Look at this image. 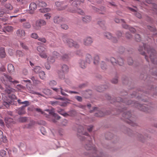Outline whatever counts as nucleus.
I'll return each mask as SVG.
<instances>
[{
    "label": "nucleus",
    "mask_w": 157,
    "mask_h": 157,
    "mask_svg": "<svg viewBox=\"0 0 157 157\" xmlns=\"http://www.w3.org/2000/svg\"><path fill=\"white\" fill-rule=\"evenodd\" d=\"M45 111L48 112L50 114L46 116L49 121L54 123H56L57 122V120L60 118V117L55 113L54 108H52L51 109H46Z\"/></svg>",
    "instance_id": "nucleus-1"
},
{
    "label": "nucleus",
    "mask_w": 157,
    "mask_h": 157,
    "mask_svg": "<svg viewBox=\"0 0 157 157\" xmlns=\"http://www.w3.org/2000/svg\"><path fill=\"white\" fill-rule=\"evenodd\" d=\"M63 41L70 47H75L76 48L79 47V45L72 40L68 38L66 35L62 37Z\"/></svg>",
    "instance_id": "nucleus-2"
},
{
    "label": "nucleus",
    "mask_w": 157,
    "mask_h": 157,
    "mask_svg": "<svg viewBox=\"0 0 157 157\" xmlns=\"http://www.w3.org/2000/svg\"><path fill=\"white\" fill-rule=\"evenodd\" d=\"M37 50L39 52L40 56L42 58L46 59L48 58V55L47 53V49L42 46H39L37 48Z\"/></svg>",
    "instance_id": "nucleus-3"
},
{
    "label": "nucleus",
    "mask_w": 157,
    "mask_h": 157,
    "mask_svg": "<svg viewBox=\"0 0 157 157\" xmlns=\"http://www.w3.org/2000/svg\"><path fill=\"white\" fill-rule=\"evenodd\" d=\"M46 24V22L42 19H39L37 20L35 24L33 25V28L36 30H39L42 26L45 25Z\"/></svg>",
    "instance_id": "nucleus-4"
},
{
    "label": "nucleus",
    "mask_w": 157,
    "mask_h": 157,
    "mask_svg": "<svg viewBox=\"0 0 157 157\" xmlns=\"http://www.w3.org/2000/svg\"><path fill=\"white\" fill-rule=\"evenodd\" d=\"M104 36L106 38L112 40L113 42H116L118 41L117 39L113 37L112 34L110 33L105 32L103 33Z\"/></svg>",
    "instance_id": "nucleus-5"
},
{
    "label": "nucleus",
    "mask_w": 157,
    "mask_h": 157,
    "mask_svg": "<svg viewBox=\"0 0 157 157\" xmlns=\"http://www.w3.org/2000/svg\"><path fill=\"white\" fill-rule=\"evenodd\" d=\"M155 51L153 49L149 48L147 50V55L149 56L152 61L156 58Z\"/></svg>",
    "instance_id": "nucleus-6"
},
{
    "label": "nucleus",
    "mask_w": 157,
    "mask_h": 157,
    "mask_svg": "<svg viewBox=\"0 0 157 157\" xmlns=\"http://www.w3.org/2000/svg\"><path fill=\"white\" fill-rule=\"evenodd\" d=\"M5 121L6 124V125L8 128H10L12 125L15 123V122L13 119L10 118L6 117L5 118Z\"/></svg>",
    "instance_id": "nucleus-7"
},
{
    "label": "nucleus",
    "mask_w": 157,
    "mask_h": 157,
    "mask_svg": "<svg viewBox=\"0 0 157 157\" xmlns=\"http://www.w3.org/2000/svg\"><path fill=\"white\" fill-rule=\"evenodd\" d=\"M26 20L25 19H20V21L22 24L23 27L25 29H29L31 28V25L30 23L26 21Z\"/></svg>",
    "instance_id": "nucleus-8"
},
{
    "label": "nucleus",
    "mask_w": 157,
    "mask_h": 157,
    "mask_svg": "<svg viewBox=\"0 0 157 157\" xmlns=\"http://www.w3.org/2000/svg\"><path fill=\"white\" fill-rule=\"evenodd\" d=\"M93 42V40L91 37H87L85 38L83 40V43L84 45L86 46H90L91 45Z\"/></svg>",
    "instance_id": "nucleus-9"
},
{
    "label": "nucleus",
    "mask_w": 157,
    "mask_h": 157,
    "mask_svg": "<svg viewBox=\"0 0 157 157\" xmlns=\"http://www.w3.org/2000/svg\"><path fill=\"white\" fill-rule=\"evenodd\" d=\"M37 8V5L34 2H32L29 5V13L33 14Z\"/></svg>",
    "instance_id": "nucleus-10"
},
{
    "label": "nucleus",
    "mask_w": 157,
    "mask_h": 157,
    "mask_svg": "<svg viewBox=\"0 0 157 157\" xmlns=\"http://www.w3.org/2000/svg\"><path fill=\"white\" fill-rule=\"evenodd\" d=\"M87 64L85 59H80L78 62L79 67L82 69L86 68Z\"/></svg>",
    "instance_id": "nucleus-11"
},
{
    "label": "nucleus",
    "mask_w": 157,
    "mask_h": 157,
    "mask_svg": "<svg viewBox=\"0 0 157 157\" xmlns=\"http://www.w3.org/2000/svg\"><path fill=\"white\" fill-rule=\"evenodd\" d=\"M16 34L18 37L21 38L24 37L25 35V31L22 29L17 30L16 32Z\"/></svg>",
    "instance_id": "nucleus-12"
},
{
    "label": "nucleus",
    "mask_w": 157,
    "mask_h": 157,
    "mask_svg": "<svg viewBox=\"0 0 157 157\" xmlns=\"http://www.w3.org/2000/svg\"><path fill=\"white\" fill-rule=\"evenodd\" d=\"M64 20V19L61 17L56 16L54 17L53 21L55 23L59 24Z\"/></svg>",
    "instance_id": "nucleus-13"
},
{
    "label": "nucleus",
    "mask_w": 157,
    "mask_h": 157,
    "mask_svg": "<svg viewBox=\"0 0 157 157\" xmlns=\"http://www.w3.org/2000/svg\"><path fill=\"white\" fill-rule=\"evenodd\" d=\"M12 102V100H10L7 98V97H6L3 99V105L8 108L9 107L10 104Z\"/></svg>",
    "instance_id": "nucleus-14"
},
{
    "label": "nucleus",
    "mask_w": 157,
    "mask_h": 157,
    "mask_svg": "<svg viewBox=\"0 0 157 157\" xmlns=\"http://www.w3.org/2000/svg\"><path fill=\"white\" fill-rule=\"evenodd\" d=\"M4 77H3V79H4L5 78H7L10 82H12L13 84H17L19 83V81L13 79L10 76L5 74H4ZM3 80H4V79H3Z\"/></svg>",
    "instance_id": "nucleus-15"
},
{
    "label": "nucleus",
    "mask_w": 157,
    "mask_h": 157,
    "mask_svg": "<svg viewBox=\"0 0 157 157\" xmlns=\"http://www.w3.org/2000/svg\"><path fill=\"white\" fill-rule=\"evenodd\" d=\"M91 17L89 15L85 16L82 17V21L85 23H88L91 21Z\"/></svg>",
    "instance_id": "nucleus-16"
},
{
    "label": "nucleus",
    "mask_w": 157,
    "mask_h": 157,
    "mask_svg": "<svg viewBox=\"0 0 157 157\" xmlns=\"http://www.w3.org/2000/svg\"><path fill=\"white\" fill-rule=\"evenodd\" d=\"M135 106L136 107H137L140 110H142L144 111H147V108L144 105H142L141 104H138L137 103H135Z\"/></svg>",
    "instance_id": "nucleus-17"
},
{
    "label": "nucleus",
    "mask_w": 157,
    "mask_h": 157,
    "mask_svg": "<svg viewBox=\"0 0 157 157\" xmlns=\"http://www.w3.org/2000/svg\"><path fill=\"white\" fill-rule=\"evenodd\" d=\"M93 59V57L90 55L89 54H87L85 60L87 63L90 64V63Z\"/></svg>",
    "instance_id": "nucleus-18"
},
{
    "label": "nucleus",
    "mask_w": 157,
    "mask_h": 157,
    "mask_svg": "<svg viewBox=\"0 0 157 157\" xmlns=\"http://www.w3.org/2000/svg\"><path fill=\"white\" fill-rule=\"evenodd\" d=\"M15 91V89L11 88L9 86H8L6 87L5 90V92L8 94H10L12 92H14Z\"/></svg>",
    "instance_id": "nucleus-19"
},
{
    "label": "nucleus",
    "mask_w": 157,
    "mask_h": 157,
    "mask_svg": "<svg viewBox=\"0 0 157 157\" xmlns=\"http://www.w3.org/2000/svg\"><path fill=\"white\" fill-rule=\"evenodd\" d=\"M31 79L32 80L33 83L35 85H37L40 83V81L36 78L34 76L32 77Z\"/></svg>",
    "instance_id": "nucleus-20"
},
{
    "label": "nucleus",
    "mask_w": 157,
    "mask_h": 157,
    "mask_svg": "<svg viewBox=\"0 0 157 157\" xmlns=\"http://www.w3.org/2000/svg\"><path fill=\"white\" fill-rule=\"evenodd\" d=\"M8 70L10 73H11L13 72L14 71L13 66L11 64H9L8 66Z\"/></svg>",
    "instance_id": "nucleus-21"
},
{
    "label": "nucleus",
    "mask_w": 157,
    "mask_h": 157,
    "mask_svg": "<svg viewBox=\"0 0 157 157\" xmlns=\"http://www.w3.org/2000/svg\"><path fill=\"white\" fill-rule=\"evenodd\" d=\"M25 106H22L18 109V113L19 114L21 115L25 113Z\"/></svg>",
    "instance_id": "nucleus-22"
},
{
    "label": "nucleus",
    "mask_w": 157,
    "mask_h": 157,
    "mask_svg": "<svg viewBox=\"0 0 157 157\" xmlns=\"http://www.w3.org/2000/svg\"><path fill=\"white\" fill-rule=\"evenodd\" d=\"M57 112L64 116H66L68 115V114L65 112L63 109H59L57 111Z\"/></svg>",
    "instance_id": "nucleus-23"
},
{
    "label": "nucleus",
    "mask_w": 157,
    "mask_h": 157,
    "mask_svg": "<svg viewBox=\"0 0 157 157\" xmlns=\"http://www.w3.org/2000/svg\"><path fill=\"white\" fill-rule=\"evenodd\" d=\"M124 64V60L121 57H118L117 59V64L120 66H122Z\"/></svg>",
    "instance_id": "nucleus-24"
},
{
    "label": "nucleus",
    "mask_w": 157,
    "mask_h": 157,
    "mask_svg": "<svg viewBox=\"0 0 157 157\" xmlns=\"http://www.w3.org/2000/svg\"><path fill=\"white\" fill-rule=\"evenodd\" d=\"M61 70L63 72H66L68 71L69 68L66 64L63 65L61 67Z\"/></svg>",
    "instance_id": "nucleus-25"
},
{
    "label": "nucleus",
    "mask_w": 157,
    "mask_h": 157,
    "mask_svg": "<svg viewBox=\"0 0 157 157\" xmlns=\"http://www.w3.org/2000/svg\"><path fill=\"white\" fill-rule=\"evenodd\" d=\"M70 57L68 54H65L61 56V59L63 60L66 61L70 59Z\"/></svg>",
    "instance_id": "nucleus-26"
},
{
    "label": "nucleus",
    "mask_w": 157,
    "mask_h": 157,
    "mask_svg": "<svg viewBox=\"0 0 157 157\" xmlns=\"http://www.w3.org/2000/svg\"><path fill=\"white\" fill-rule=\"evenodd\" d=\"M6 56L4 48H0V57L2 58H4Z\"/></svg>",
    "instance_id": "nucleus-27"
},
{
    "label": "nucleus",
    "mask_w": 157,
    "mask_h": 157,
    "mask_svg": "<svg viewBox=\"0 0 157 157\" xmlns=\"http://www.w3.org/2000/svg\"><path fill=\"white\" fill-rule=\"evenodd\" d=\"M34 71L36 73L39 74L42 71V70L40 67L36 66L34 68Z\"/></svg>",
    "instance_id": "nucleus-28"
},
{
    "label": "nucleus",
    "mask_w": 157,
    "mask_h": 157,
    "mask_svg": "<svg viewBox=\"0 0 157 157\" xmlns=\"http://www.w3.org/2000/svg\"><path fill=\"white\" fill-rule=\"evenodd\" d=\"M0 156L2 157H7V154L6 151L2 150L0 151Z\"/></svg>",
    "instance_id": "nucleus-29"
},
{
    "label": "nucleus",
    "mask_w": 157,
    "mask_h": 157,
    "mask_svg": "<svg viewBox=\"0 0 157 157\" xmlns=\"http://www.w3.org/2000/svg\"><path fill=\"white\" fill-rule=\"evenodd\" d=\"M39 75L40 78L42 80H44L45 79L46 76L45 74L44 71H42L39 74Z\"/></svg>",
    "instance_id": "nucleus-30"
},
{
    "label": "nucleus",
    "mask_w": 157,
    "mask_h": 157,
    "mask_svg": "<svg viewBox=\"0 0 157 157\" xmlns=\"http://www.w3.org/2000/svg\"><path fill=\"white\" fill-rule=\"evenodd\" d=\"M94 60V63L95 65H98L99 63V58L98 56H95L93 57Z\"/></svg>",
    "instance_id": "nucleus-31"
},
{
    "label": "nucleus",
    "mask_w": 157,
    "mask_h": 157,
    "mask_svg": "<svg viewBox=\"0 0 157 157\" xmlns=\"http://www.w3.org/2000/svg\"><path fill=\"white\" fill-rule=\"evenodd\" d=\"M110 61L112 64L114 66L117 65V60L113 57H111L110 59Z\"/></svg>",
    "instance_id": "nucleus-32"
},
{
    "label": "nucleus",
    "mask_w": 157,
    "mask_h": 157,
    "mask_svg": "<svg viewBox=\"0 0 157 157\" xmlns=\"http://www.w3.org/2000/svg\"><path fill=\"white\" fill-rule=\"evenodd\" d=\"M38 6L40 7H45L47 6L46 3L42 1H39L38 3Z\"/></svg>",
    "instance_id": "nucleus-33"
},
{
    "label": "nucleus",
    "mask_w": 157,
    "mask_h": 157,
    "mask_svg": "<svg viewBox=\"0 0 157 157\" xmlns=\"http://www.w3.org/2000/svg\"><path fill=\"white\" fill-rule=\"evenodd\" d=\"M5 30L8 32H11L13 31V27L11 26H6L4 27Z\"/></svg>",
    "instance_id": "nucleus-34"
},
{
    "label": "nucleus",
    "mask_w": 157,
    "mask_h": 157,
    "mask_svg": "<svg viewBox=\"0 0 157 157\" xmlns=\"http://www.w3.org/2000/svg\"><path fill=\"white\" fill-rule=\"evenodd\" d=\"M39 10L41 13H45L49 12L50 10V9L49 8H43L40 9Z\"/></svg>",
    "instance_id": "nucleus-35"
},
{
    "label": "nucleus",
    "mask_w": 157,
    "mask_h": 157,
    "mask_svg": "<svg viewBox=\"0 0 157 157\" xmlns=\"http://www.w3.org/2000/svg\"><path fill=\"white\" fill-rule=\"evenodd\" d=\"M101 67L103 70H106L107 68L106 63L104 61H102L101 63Z\"/></svg>",
    "instance_id": "nucleus-36"
},
{
    "label": "nucleus",
    "mask_w": 157,
    "mask_h": 157,
    "mask_svg": "<svg viewBox=\"0 0 157 157\" xmlns=\"http://www.w3.org/2000/svg\"><path fill=\"white\" fill-rule=\"evenodd\" d=\"M47 61L49 63H53L55 62V59L51 56H50L47 58Z\"/></svg>",
    "instance_id": "nucleus-37"
},
{
    "label": "nucleus",
    "mask_w": 157,
    "mask_h": 157,
    "mask_svg": "<svg viewBox=\"0 0 157 157\" xmlns=\"http://www.w3.org/2000/svg\"><path fill=\"white\" fill-rule=\"evenodd\" d=\"M59 89L60 90L61 94L62 95L66 96H68V95L65 93L66 92L65 90H64L61 87H60Z\"/></svg>",
    "instance_id": "nucleus-38"
},
{
    "label": "nucleus",
    "mask_w": 157,
    "mask_h": 157,
    "mask_svg": "<svg viewBox=\"0 0 157 157\" xmlns=\"http://www.w3.org/2000/svg\"><path fill=\"white\" fill-rule=\"evenodd\" d=\"M137 137L138 140L141 141H142L145 138L143 135L139 133L137 135Z\"/></svg>",
    "instance_id": "nucleus-39"
},
{
    "label": "nucleus",
    "mask_w": 157,
    "mask_h": 157,
    "mask_svg": "<svg viewBox=\"0 0 157 157\" xmlns=\"http://www.w3.org/2000/svg\"><path fill=\"white\" fill-rule=\"evenodd\" d=\"M16 55L19 57H21L24 56V54L21 51L17 50L16 51Z\"/></svg>",
    "instance_id": "nucleus-40"
},
{
    "label": "nucleus",
    "mask_w": 157,
    "mask_h": 157,
    "mask_svg": "<svg viewBox=\"0 0 157 157\" xmlns=\"http://www.w3.org/2000/svg\"><path fill=\"white\" fill-rule=\"evenodd\" d=\"M27 120V118L26 117H21L18 119V121L20 122H24Z\"/></svg>",
    "instance_id": "nucleus-41"
},
{
    "label": "nucleus",
    "mask_w": 157,
    "mask_h": 157,
    "mask_svg": "<svg viewBox=\"0 0 157 157\" xmlns=\"http://www.w3.org/2000/svg\"><path fill=\"white\" fill-rule=\"evenodd\" d=\"M64 73L63 72H61V71H59L58 72V74L59 75V78L61 79H63L64 78Z\"/></svg>",
    "instance_id": "nucleus-42"
},
{
    "label": "nucleus",
    "mask_w": 157,
    "mask_h": 157,
    "mask_svg": "<svg viewBox=\"0 0 157 157\" xmlns=\"http://www.w3.org/2000/svg\"><path fill=\"white\" fill-rule=\"evenodd\" d=\"M35 110L38 112V113H40L41 114L45 115V114L44 113V112L40 108H35Z\"/></svg>",
    "instance_id": "nucleus-43"
},
{
    "label": "nucleus",
    "mask_w": 157,
    "mask_h": 157,
    "mask_svg": "<svg viewBox=\"0 0 157 157\" xmlns=\"http://www.w3.org/2000/svg\"><path fill=\"white\" fill-rule=\"evenodd\" d=\"M31 36L32 38L35 39H37L38 38L37 34L35 33H32L31 35Z\"/></svg>",
    "instance_id": "nucleus-44"
},
{
    "label": "nucleus",
    "mask_w": 157,
    "mask_h": 157,
    "mask_svg": "<svg viewBox=\"0 0 157 157\" xmlns=\"http://www.w3.org/2000/svg\"><path fill=\"white\" fill-rule=\"evenodd\" d=\"M44 16L45 17L46 19L47 20L50 19L51 17V15L50 14L48 13L45 14L44 15Z\"/></svg>",
    "instance_id": "nucleus-45"
},
{
    "label": "nucleus",
    "mask_w": 157,
    "mask_h": 157,
    "mask_svg": "<svg viewBox=\"0 0 157 157\" xmlns=\"http://www.w3.org/2000/svg\"><path fill=\"white\" fill-rule=\"evenodd\" d=\"M49 103L52 106H55L57 105L59 103V102L57 101H50Z\"/></svg>",
    "instance_id": "nucleus-46"
},
{
    "label": "nucleus",
    "mask_w": 157,
    "mask_h": 157,
    "mask_svg": "<svg viewBox=\"0 0 157 157\" xmlns=\"http://www.w3.org/2000/svg\"><path fill=\"white\" fill-rule=\"evenodd\" d=\"M78 133L79 134L87 136L89 135L88 133L85 131H84L83 129V131L81 132L80 131H78Z\"/></svg>",
    "instance_id": "nucleus-47"
},
{
    "label": "nucleus",
    "mask_w": 157,
    "mask_h": 157,
    "mask_svg": "<svg viewBox=\"0 0 157 157\" xmlns=\"http://www.w3.org/2000/svg\"><path fill=\"white\" fill-rule=\"evenodd\" d=\"M85 147V148L87 150H91L92 147H91V144H86Z\"/></svg>",
    "instance_id": "nucleus-48"
},
{
    "label": "nucleus",
    "mask_w": 157,
    "mask_h": 157,
    "mask_svg": "<svg viewBox=\"0 0 157 157\" xmlns=\"http://www.w3.org/2000/svg\"><path fill=\"white\" fill-rule=\"evenodd\" d=\"M115 21L117 23H118L121 22H122V23H124V22H125L124 20H123V19L120 20L117 18H116L115 19Z\"/></svg>",
    "instance_id": "nucleus-49"
},
{
    "label": "nucleus",
    "mask_w": 157,
    "mask_h": 157,
    "mask_svg": "<svg viewBox=\"0 0 157 157\" xmlns=\"http://www.w3.org/2000/svg\"><path fill=\"white\" fill-rule=\"evenodd\" d=\"M116 35L118 38L122 36V33L120 31H117L116 32Z\"/></svg>",
    "instance_id": "nucleus-50"
},
{
    "label": "nucleus",
    "mask_w": 157,
    "mask_h": 157,
    "mask_svg": "<svg viewBox=\"0 0 157 157\" xmlns=\"http://www.w3.org/2000/svg\"><path fill=\"white\" fill-rule=\"evenodd\" d=\"M16 88L19 90H21L24 89L25 87L20 84H18L16 86Z\"/></svg>",
    "instance_id": "nucleus-51"
},
{
    "label": "nucleus",
    "mask_w": 157,
    "mask_h": 157,
    "mask_svg": "<svg viewBox=\"0 0 157 157\" xmlns=\"http://www.w3.org/2000/svg\"><path fill=\"white\" fill-rule=\"evenodd\" d=\"M67 7V5L61 6L60 7H59L58 9L59 10H63L66 9Z\"/></svg>",
    "instance_id": "nucleus-52"
},
{
    "label": "nucleus",
    "mask_w": 157,
    "mask_h": 157,
    "mask_svg": "<svg viewBox=\"0 0 157 157\" xmlns=\"http://www.w3.org/2000/svg\"><path fill=\"white\" fill-rule=\"evenodd\" d=\"M61 27L62 29H68V26L66 24H63L61 25Z\"/></svg>",
    "instance_id": "nucleus-53"
},
{
    "label": "nucleus",
    "mask_w": 157,
    "mask_h": 157,
    "mask_svg": "<svg viewBox=\"0 0 157 157\" xmlns=\"http://www.w3.org/2000/svg\"><path fill=\"white\" fill-rule=\"evenodd\" d=\"M103 113L101 111L99 112L98 114H95V116L98 117H101L103 116Z\"/></svg>",
    "instance_id": "nucleus-54"
},
{
    "label": "nucleus",
    "mask_w": 157,
    "mask_h": 157,
    "mask_svg": "<svg viewBox=\"0 0 157 157\" xmlns=\"http://www.w3.org/2000/svg\"><path fill=\"white\" fill-rule=\"evenodd\" d=\"M6 8L9 10H11L12 9V6L9 4H7L6 5Z\"/></svg>",
    "instance_id": "nucleus-55"
},
{
    "label": "nucleus",
    "mask_w": 157,
    "mask_h": 157,
    "mask_svg": "<svg viewBox=\"0 0 157 157\" xmlns=\"http://www.w3.org/2000/svg\"><path fill=\"white\" fill-rule=\"evenodd\" d=\"M93 9L94 10V11H95V12H98L99 13H101V14L104 13V12H103L102 13H101L100 11V10L99 9H98V8H96L95 7H93Z\"/></svg>",
    "instance_id": "nucleus-56"
},
{
    "label": "nucleus",
    "mask_w": 157,
    "mask_h": 157,
    "mask_svg": "<svg viewBox=\"0 0 157 157\" xmlns=\"http://www.w3.org/2000/svg\"><path fill=\"white\" fill-rule=\"evenodd\" d=\"M50 85L52 86L56 85V82L54 80L51 81L49 82Z\"/></svg>",
    "instance_id": "nucleus-57"
},
{
    "label": "nucleus",
    "mask_w": 157,
    "mask_h": 157,
    "mask_svg": "<svg viewBox=\"0 0 157 157\" xmlns=\"http://www.w3.org/2000/svg\"><path fill=\"white\" fill-rule=\"evenodd\" d=\"M10 100H11V99H15L17 98L16 96L14 94H12L9 97L7 98Z\"/></svg>",
    "instance_id": "nucleus-58"
},
{
    "label": "nucleus",
    "mask_w": 157,
    "mask_h": 157,
    "mask_svg": "<svg viewBox=\"0 0 157 157\" xmlns=\"http://www.w3.org/2000/svg\"><path fill=\"white\" fill-rule=\"evenodd\" d=\"M21 44L23 48L26 50H28V48L23 43H21Z\"/></svg>",
    "instance_id": "nucleus-59"
},
{
    "label": "nucleus",
    "mask_w": 157,
    "mask_h": 157,
    "mask_svg": "<svg viewBox=\"0 0 157 157\" xmlns=\"http://www.w3.org/2000/svg\"><path fill=\"white\" fill-rule=\"evenodd\" d=\"M38 40L43 43H45L46 42V40L44 38H40L38 39Z\"/></svg>",
    "instance_id": "nucleus-60"
},
{
    "label": "nucleus",
    "mask_w": 157,
    "mask_h": 157,
    "mask_svg": "<svg viewBox=\"0 0 157 157\" xmlns=\"http://www.w3.org/2000/svg\"><path fill=\"white\" fill-rule=\"evenodd\" d=\"M75 98L79 101L81 102L82 101V98L80 96H76Z\"/></svg>",
    "instance_id": "nucleus-61"
},
{
    "label": "nucleus",
    "mask_w": 157,
    "mask_h": 157,
    "mask_svg": "<svg viewBox=\"0 0 157 157\" xmlns=\"http://www.w3.org/2000/svg\"><path fill=\"white\" fill-rule=\"evenodd\" d=\"M118 82V79L117 78L113 79L112 80V82L114 84H116Z\"/></svg>",
    "instance_id": "nucleus-62"
},
{
    "label": "nucleus",
    "mask_w": 157,
    "mask_h": 157,
    "mask_svg": "<svg viewBox=\"0 0 157 157\" xmlns=\"http://www.w3.org/2000/svg\"><path fill=\"white\" fill-rule=\"evenodd\" d=\"M44 92L47 95H50L51 94L50 90L49 89H47L44 91Z\"/></svg>",
    "instance_id": "nucleus-63"
},
{
    "label": "nucleus",
    "mask_w": 157,
    "mask_h": 157,
    "mask_svg": "<svg viewBox=\"0 0 157 157\" xmlns=\"http://www.w3.org/2000/svg\"><path fill=\"white\" fill-rule=\"evenodd\" d=\"M128 62L129 65H132L133 63V61L131 58H129L128 59Z\"/></svg>",
    "instance_id": "nucleus-64"
}]
</instances>
